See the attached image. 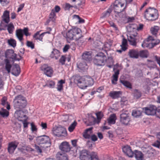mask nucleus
<instances>
[{
	"instance_id": "1",
	"label": "nucleus",
	"mask_w": 160,
	"mask_h": 160,
	"mask_svg": "<svg viewBox=\"0 0 160 160\" xmlns=\"http://www.w3.org/2000/svg\"><path fill=\"white\" fill-rule=\"evenodd\" d=\"M63 36L67 41L73 40L77 41L81 39L83 37L81 30L77 27L72 28L66 33H64Z\"/></svg>"
},
{
	"instance_id": "2",
	"label": "nucleus",
	"mask_w": 160,
	"mask_h": 160,
	"mask_svg": "<svg viewBox=\"0 0 160 160\" xmlns=\"http://www.w3.org/2000/svg\"><path fill=\"white\" fill-rule=\"evenodd\" d=\"M126 2V0H116L114 3L113 9L115 12L117 13L119 17L121 18H126L125 13H123L126 8V5L124 6Z\"/></svg>"
},
{
	"instance_id": "3",
	"label": "nucleus",
	"mask_w": 160,
	"mask_h": 160,
	"mask_svg": "<svg viewBox=\"0 0 160 160\" xmlns=\"http://www.w3.org/2000/svg\"><path fill=\"white\" fill-rule=\"evenodd\" d=\"M93 80L91 77L84 76L78 80L77 85L80 88L85 89L87 87L93 85Z\"/></svg>"
},
{
	"instance_id": "4",
	"label": "nucleus",
	"mask_w": 160,
	"mask_h": 160,
	"mask_svg": "<svg viewBox=\"0 0 160 160\" xmlns=\"http://www.w3.org/2000/svg\"><path fill=\"white\" fill-rule=\"evenodd\" d=\"M13 103L14 107L16 109H22L27 105V101L25 98L21 95H18L15 97Z\"/></svg>"
},
{
	"instance_id": "5",
	"label": "nucleus",
	"mask_w": 160,
	"mask_h": 160,
	"mask_svg": "<svg viewBox=\"0 0 160 160\" xmlns=\"http://www.w3.org/2000/svg\"><path fill=\"white\" fill-rule=\"evenodd\" d=\"M107 60V57L105 54L102 52H99L95 56L93 62L98 66H102L105 65Z\"/></svg>"
},
{
	"instance_id": "6",
	"label": "nucleus",
	"mask_w": 160,
	"mask_h": 160,
	"mask_svg": "<svg viewBox=\"0 0 160 160\" xmlns=\"http://www.w3.org/2000/svg\"><path fill=\"white\" fill-rule=\"evenodd\" d=\"M144 17L148 20H155L158 18V11L156 9L149 8L146 10Z\"/></svg>"
},
{
	"instance_id": "7",
	"label": "nucleus",
	"mask_w": 160,
	"mask_h": 160,
	"mask_svg": "<svg viewBox=\"0 0 160 160\" xmlns=\"http://www.w3.org/2000/svg\"><path fill=\"white\" fill-rule=\"evenodd\" d=\"M131 121L130 117L127 111H126L120 115V121L122 124L128 125L130 124Z\"/></svg>"
},
{
	"instance_id": "8",
	"label": "nucleus",
	"mask_w": 160,
	"mask_h": 160,
	"mask_svg": "<svg viewBox=\"0 0 160 160\" xmlns=\"http://www.w3.org/2000/svg\"><path fill=\"white\" fill-rule=\"evenodd\" d=\"M52 133L55 136L58 137H65L67 135V131L66 129L62 127H58L53 128Z\"/></svg>"
},
{
	"instance_id": "9",
	"label": "nucleus",
	"mask_w": 160,
	"mask_h": 160,
	"mask_svg": "<svg viewBox=\"0 0 160 160\" xmlns=\"http://www.w3.org/2000/svg\"><path fill=\"white\" fill-rule=\"evenodd\" d=\"M36 142L38 144H47L48 146L51 145L50 139L49 137L44 135L38 137L36 139ZM48 146H47V147Z\"/></svg>"
},
{
	"instance_id": "10",
	"label": "nucleus",
	"mask_w": 160,
	"mask_h": 160,
	"mask_svg": "<svg viewBox=\"0 0 160 160\" xmlns=\"http://www.w3.org/2000/svg\"><path fill=\"white\" fill-rule=\"evenodd\" d=\"M143 110L146 114L148 115H154L156 113V107L154 105H150L149 107L143 108Z\"/></svg>"
},
{
	"instance_id": "11",
	"label": "nucleus",
	"mask_w": 160,
	"mask_h": 160,
	"mask_svg": "<svg viewBox=\"0 0 160 160\" xmlns=\"http://www.w3.org/2000/svg\"><path fill=\"white\" fill-rule=\"evenodd\" d=\"M137 34L138 33L136 32L133 34H131L129 36H128V40L130 45L134 46H136Z\"/></svg>"
},
{
	"instance_id": "12",
	"label": "nucleus",
	"mask_w": 160,
	"mask_h": 160,
	"mask_svg": "<svg viewBox=\"0 0 160 160\" xmlns=\"http://www.w3.org/2000/svg\"><path fill=\"white\" fill-rule=\"evenodd\" d=\"M80 158L81 160H91V153L89 154L88 151L82 150L80 152Z\"/></svg>"
},
{
	"instance_id": "13",
	"label": "nucleus",
	"mask_w": 160,
	"mask_h": 160,
	"mask_svg": "<svg viewBox=\"0 0 160 160\" xmlns=\"http://www.w3.org/2000/svg\"><path fill=\"white\" fill-rule=\"evenodd\" d=\"M59 148L61 151L65 152L70 151L71 149L70 144L66 141L62 142L59 145Z\"/></svg>"
},
{
	"instance_id": "14",
	"label": "nucleus",
	"mask_w": 160,
	"mask_h": 160,
	"mask_svg": "<svg viewBox=\"0 0 160 160\" xmlns=\"http://www.w3.org/2000/svg\"><path fill=\"white\" fill-rule=\"evenodd\" d=\"M122 149L123 152L129 157L132 158L133 157V152L129 146H125L122 148Z\"/></svg>"
},
{
	"instance_id": "15",
	"label": "nucleus",
	"mask_w": 160,
	"mask_h": 160,
	"mask_svg": "<svg viewBox=\"0 0 160 160\" xmlns=\"http://www.w3.org/2000/svg\"><path fill=\"white\" fill-rule=\"evenodd\" d=\"M15 117L20 121H23V118H26V115L24 114L23 111L21 110H17L14 114Z\"/></svg>"
},
{
	"instance_id": "16",
	"label": "nucleus",
	"mask_w": 160,
	"mask_h": 160,
	"mask_svg": "<svg viewBox=\"0 0 160 160\" xmlns=\"http://www.w3.org/2000/svg\"><path fill=\"white\" fill-rule=\"evenodd\" d=\"M143 152L146 156L148 158L153 157L155 153V150L150 147H148L145 149Z\"/></svg>"
},
{
	"instance_id": "17",
	"label": "nucleus",
	"mask_w": 160,
	"mask_h": 160,
	"mask_svg": "<svg viewBox=\"0 0 160 160\" xmlns=\"http://www.w3.org/2000/svg\"><path fill=\"white\" fill-rule=\"evenodd\" d=\"M1 18L2 22L8 24L10 22L9 12L8 10L5 11Z\"/></svg>"
},
{
	"instance_id": "18",
	"label": "nucleus",
	"mask_w": 160,
	"mask_h": 160,
	"mask_svg": "<svg viewBox=\"0 0 160 160\" xmlns=\"http://www.w3.org/2000/svg\"><path fill=\"white\" fill-rule=\"evenodd\" d=\"M45 66H42L41 68V70L43 71L44 73L48 77H51L53 74V70L51 67H45Z\"/></svg>"
},
{
	"instance_id": "19",
	"label": "nucleus",
	"mask_w": 160,
	"mask_h": 160,
	"mask_svg": "<svg viewBox=\"0 0 160 160\" xmlns=\"http://www.w3.org/2000/svg\"><path fill=\"white\" fill-rule=\"evenodd\" d=\"M95 114L97 118L92 117L94 119V122L95 123H99L104 116L103 113L102 111H100L97 112Z\"/></svg>"
},
{
	"instance_id": "20",
	"label": "nucleus",
	"mask_w": 160,
	"mask_h": 160,
	"mask_svg": "<svg viewBox=\"0 0 160 160\" xmlns=\"http://www.w3.org/2000/svg\"><path fill=\"white\" fill-rule=\"evenodd\" d=\"M11 72L12 74L17 76L20 72V68L19 65L14 64L12 66Z\"/></svg>"
},
{
	"instance_id": "21",
	"label": "nucleus",
	"mask_w": 160,
	"mask_h": 160,
	"mask_svg": "<svg viewBox=\"0 0 160 160\" xmlns=\"http://www.w3.org/2000/svg\"><path fill=\"white\" fill-rule=\"evenodd\" d=\"M18 143L16 142H12L8 144V151L10 153H13L18 146Z\"/></svg>"
},
{
	"instance_id": "22",
	"label": "nucleus",
	"mask_w": 160,
	"mask_h": 160,
	"mask_svg": "<svg viewBox=\"0 0 160 160\" xmlns=\"http://www.w3.org/2000/svg\"><path fill=\"white\" fill-rule=\"evenodd\" d=\"M60 56V51L56 49H53L51 52L50 57L52 58H54L57 60L58 58Z\"/></svg>"
},
{
	"instance_id": "23",
	"label": "nucleus",
	"mask_w": 160,
	"mask_h": 160,
	"mask_svg": "<svg viewBox=\"0 0 160 160\" xmlns=\"http://www.w3.org/2000/svg\"><path fill=\"white\" fill-rule=\"evenodd\" d=\"M133 156L137 160H142L143 159V154L141 152L135 150L133 151Z\"/></svg>"
},
{
	"instance_id": "24",
	"label": "nucleus",
	"mask_w": 160,
	"mask_h": 160,
	"mask_svg": "<svg viewBox=\"0 0 160 160\" xmlns=\"http://www.w3.org/2000/svg\"><path fill=\"white\" fill-rule=\"evenodd\" d=\"M41 31H38L33 36V38H35L36 40H39L40 41H42L43 37L44 35L47 33H49V32H45L42 33L41 34H40Z\"/></svg>"
},
{
	"instance_id": "25",
	"label": "nucleus",
	"mask_w": 160,
	"mask_h": 160,
	"mask_svg": "<svg viewBox=\"0 0 160 160\" xmlns=\"http://www.w3.org/2000/svg\"><path fill=\"white\" fill-rule=\"evenodd\" d=\"M92 127H90L85 130L83 137L86 139H89L91 137V134L92 133Z\"/></svg>"
},
{
	"instance_id": "26",
	"label": "nucleus",
	"mask_w": 160,
	"mask_h": 160,
	"mask_svg": "<svg viewBox=\"0 0 160 160\" xmlns=\"http://www.w3.org/2000/svg\"><path fill=\"white\" fill-rule=\"evenodd\" d=\"M122 92L120 91L111 92L109 93V96L113 99L119 98L121 95Z\"/></svg>"
},
{
	"instance_id": "27",
	"label": "nucleus",
	"mask_w": 160,
	"mask_h": 160,
	"mask_svg": "<svg viewBox=\"0 0 160 160\" xmlns=\"http://www.w3.org/2000/svg\"><path fill=\"white\" fill-rule=\"evenodd\" d=\"M117 119L116 115L115 114H111L107 119L109 125L114 124Z\"/></svg>"
},
{
	"instance_id": "28",
	"label": "nucleus",
	"mask_w": 160,
	"mask_h": 160,
	"mask_svg": "<svg viewBox=\"0 0 160 160\" xmlns=\"http://www.w3.org/2000/svg\"><path fill=\"white\" fill-rule=\"evenodd\" d=\"M128 55L131 58H137L139 56V52L137 50L132 49L129 50Z\"/></svg>"
},
{
	"instance_id": "29",
	"label": "nucleus",
	"mask_w": 160,
	"mask_h": 160,
	"mask_svg": "<svg viewBox=\"0 0 160 160\" xmlns=\"http://www.w3.org/2000/svg\"><path fill=\"white\" fill-rule=\"evenodd\" d=\"M16 36L20 42H21L23 39V33L22 29H19L16 30Z\"/></svg>"
},
{
	"instance_id": "30",
	"label": "nucleus",
	"mask_w": 160,
	"mask_h": 160,
	"mask_svg": "<svg viewBox=\"0 0 160 160\" xmlns=\"http://www.w3.org/2000/svg\"><path fill=\"white\" fill-rule=\"evenodd\" d=\"M78 68L81 71H84L88 68V66L86 62L82 61L77 64Z\"/></svg>"
},
{
	"instance_id": "31",
	"label": "nucleus",
	"mask_w": 160,
	"mask_h": 160,
	"mask_svg": "<svg viewBox=\"0 0 160 160\" xmlns=\"http://www.w3.org/2000/svg\"><path fill=\"white\" fill-rule=\"evenodd\" d=\"M14 51L12 49L7 50L5 53V57L7 58L12 59L14 55Z\"/></svg>"
},
{
	"instance_id": "32",
	"label": "nucleus",
	"mask_w": 160,
	"mask_h": 160,
	"mask_svg": "<svg viewBox=\"0 0 160 160\" xmlns=\"http://www.w3.org/2000/svg\"><path fill=\"white\" fill-rule=\"evenodd\" d=\"M82 58L86 61H90L91 59V54L89 52H85L82 55Z\"/></svg>"
},
{
	"instance_id": "33",
	"label": "nucleus",
	"mask_w": 160,
	"mask_h": 160,
	"mask_svg": "<svg viewBox=\"0 0 160 160\" xmlns=\"http://www.w3.org/2000/svg\"><path fill=\"white\" fill-rule=\"evenodd\" d=\"M119 74V72L118 70L116 71L114 74L112 76V83L114 84H116L117 83V82L118 80V76Z\"/></svg>"
},
{
	"instance_id": "34",
	"label": "nucleus",
	"mask_w": 160,
	"mask_h": 160,
	"mask_svg": "<svg viewBox=\"0 0 160 160\" xmlns=\"http://www.w3.org/2000/svg\"><path fill=\"white\" fill-rule=\"evenodd\" d=\"M65 83V80L61 79L59 81L57 84V89L58 91L61 92L63 89V84Z\"/></svg>"
},
{
	"instance_id": "35",
	"label": "nucleus",
	"mask_w": 160,
	"mask_h": 160,
	"mask_svg": "<svg viewBox=\"0 0 160 160\" xmlns=\"http://www.w3.org/2000/svg\"><path fill=\"white\" fill-rule=\"evenodd\" d=\"M159 30V28L158 26H154L151 28L150 31L152 34L156 37L157 34Z\"/></svg>"
},
{
	"instance_id": "36",
	"label": "nucleus",
	"mask_w": 160,
	"mask_h": 160,
	"mask_svg": "<svg viewBox=\"0 0 160 160\" xmlns=\"http://www.w3.org/2000/svg\"><path fill=\"white\" fill-rule=\"evenodd\" d=\"M5 63V69L8 73L10 72L12 65L10 63V61L8 59H5L4 60Z\"/></svg>"
},
{
	"instance_id": "37",
	"label": "nucleus",
	"mask_w": 160,
	"mask_h": 160,
	"mask_svg": "<svg viewBox=\"0 0 160 160\" xmlns=\"http://www.w3.org/2000/svg\"><path fill=\"white\" fill-rule=\"evenodd\" d=\"M7 30L9 34H12L14 31L15 28L13 23L11 22L7 25Z\"/></svg>"
},
{
	"instance_id": "38",
	"label": "nucleus",
	"mask_w": 160,
	"mask_h": 160,
	"mask_svg": "<svg viewBox=\"0 0 160 160\" xmlns=\"http://www.w3.org/2000/svg\"><path fill=\"white\" fill-rule=\"evenodd\" d=\"M120 46L123 51H125L128 49L127 41L126 39L124 38L123 39L122 44Z\"/></svg>"
},
{
	"instance_id": "39",
	"label": "nucleus",
	"mask_w": 160,
	"mask_h": 160,
	"mask_svg": "<svg viewBox=\"0 0 160 160\" xmlns=\"http://www.w3.org/2000/svg\"><path fill=\"white\" fill-rule=\"evenodd\" d=\"M121 82L125 87L129 89L132 88V85L129 82L124 80H120Z\"/></svg>"
},
{
	"instance_id": "40",
	"label": "nucleus",
	"mask_w": 160,
	"mask_h": 160,
	"mask_svg": "<svg viewBox=\"0 0 160 160\" xmlns=\"http://www.w3.org/2000/svg\"><path fill=\"white\" fill-rule=\"evenodd\" d=\"M7 42L8 44L13 48H15L16 46V42L15 40L10 38L8 40Z\"/></svg>"
},
{
	"instance_id": "41",
	"label": "nucleus",
	"mask_w": 160,
	"mask_h": 160,
	"mask_svg": "<svg viewBox=\"0 0 160 160\" xmlns=\"http://www.w3.org/2000/svg\"><path fill=\"white\" fill-rule=\"evenodd\" d=\"M139 56L142 58H147L148 56V53L147 50L141 51L139 53Z\"/></svg>"
},
{
	"instance_id": "42",
	"label": "nucleus",
	"mask_w": 160,
	"mask_h": 160,
	"mask_svg": "<svg viewBox=\"0 0 160 160\" xmlns=\"http://www.w3.org/2000/svg\"><path fill=\"white\" fill-rule=\"evenodd\" d=\"M142 114V112L139 110H133L132 111V115L136 118L140 116Z\"/></svg>"
},
{
	"instance_id": "43",
	"label": "nucleus",
	"mask_w": 160,
	"mask_h": 160,
	"mask_svg": "<svg viewBox=\"0 0 160 160\" xmlns=\"http://www.w3.org/2000/svg\"><path fill=\"white\" fill-rule=\"evenodd\" d=\"M77 124V122L76 121H74V122L68 127V131L70 132H73Z\"/></svg>"
},
{
	"instance_id": "44",
	"label": "nucleus",
	"mask_w": 160,
	"mask_h": 160,
	"mask_svg": "<svg viewBox=\"0 0 160 160\" xmlns=\"http://www.w3.org/2000/svg\"><path fill=\"white\" fill-rule=\"evenodd\" d=\"M0 114L3 117H7L9 115V112L5 109L2 108L0 111Z\"/></svg>"
},
{
	"instance_id": "45",
	"label": "nucleus",
	"mask_w": 160,
	"mask_h": 160,
	"mask_svg": "<svg viewBox=\"0 0 160 160\" xmlns=\"http://www.w3.org/2000/svg\"><path fill=\"white\" fill-rule=\"evenodd\" d=\"M112 12V10L111 9L109 8L108 9L106 12L102 13V18H104L105 17H109Z\"/></svg>"
},
{
	"instance_id": "46",
	"label": "nucleus",
	"mask_w": 160,
	"mask_h": 160,
	"mask_svg": "<svg viewBox=\"0 0 160 160\" xmlns=\"http://www.w3.org/2000/svg\"><path fill=\"white\" fill-rule=\"evenodd\" d=\"M91 159V160H99L97 153L94 152H92Z\"/></svg>"
},
{
	"instance_id": "47",
	"label": "nucleus",
	"mask_w": 160,
	"mask_h": 160,
	"mask_svg": "<svg viewBox=\"0 0 160 160\" xmlns=\"http://www.w3.org/2000/svg\"><path fill=\"white\" fill-rule=\"evenodd\" d=\"M141 96V93L138 90L135 89L134 92V97L136 99L139 98Z\"/></svg>"
},
{
	"instance_id": "48",
	"label": "nucleus",
	"mask_w": 160,
	"mask_h": 160,
	"mask_svg": "<svg viewBox=\"0 0 160 160\" xmlns=\"http://www.w3.org/2000/svg\"><path fill=\"white\" fill-rule=\"evenodd\" d=\"M56 14L53 9L52 10L49 16V19L51 21H54L55 19Z\"/></svg>"
},
{
	"instance_id": "49",
	"label": "nucleus",
	"mask_w": 160,
	"mask_h": 160,
	"mask_svg": "<svg viewBox=\"0 0 160 160\" xmlns=\"http://www.w3.org/2000/svg\"><path fill=\"white\" fill-rule=\"evenodd\" d=\"M57 156L59 157V160H68V157L65 155H62L61 152H58L57 153Z\"/></svg>"
},
{
	"instance_id": "50",
	"label": "nucleus",
	"mask_w": 160,
	"mask_h": 160,
	"mask_svg": "<svg viewBox=\"0 0 160 160\" xmlns=\"http://www.w3.org/2000/svg\"><path fill=\"white\" fill-rule=\"evenodd\" d=\"M73 18L77 19L79 23H82L84 22V20L80 18L78 15H74L73 16Z\"/></svg>"
},
{
	"instance_id": "51",
	"label": "nucleus",
	"mask_w": 160,
	"mask_h": 160,
	"mask_svg": "<svg viewBox=\"0 0 160 160\" xmlns=\"http://www.w3.org/2000/svg\"><path fill=\"white\" fill-rule=\"evenodd\" d=\"M12 57V59L13 61H19L22 58V57L19 55H17L15 53H14Z\"/></svg>"
},
{
	"instance_id": "52",
	"label": "nucleus",
	"mask_w": 160,
	"mask_h": 160,
	"mask_svg": "<svg viewBox=\"0 0 160 160\" xmlns=\"http://www.w3.org/2000/svg\"><path fill=\"white\" fill-rule=\"evenodd\" d=\"M9 1L10 0H0V3L2 6H6L9 2Z\"/></svg>"
},
{
	"instance_id": "53",
	"label": "nucleus",
	"mask_w": 160,
	"mask_h": 160,
	"mask_svg": "<svg viewBox=\"0 0 160 160\" xmlns=\"http://www.w3.org/2000/svg\"><path fill=\"white\" fill-rule=\"evenodd\" d=\"M73 7V6L71 5L68 3H66L63 6L65 10H69L70 8Z\"/></svg>"
},
{
	"instance_id": "54",
	"label": "nucleus",
	"mask_w": 160,
	"mask_h": 160,
	"mask_svg": "<svg viewBox=\"0 0 160 160\" xmlns=\"http://www.w3.org/2000/svg\"><path fill=\"white\" fill-rule=\"evenodd\" d=\"M27 45L28 47L30 48L31 49H33L34 48V45L32 42L27 41Z\"/></svg>"
},
{
	"instance_id": "55",
	"label": "nucleus",
	"mask_w": 160,
	"mask_h": 160,
	"mask_svg": "<svg viewBox=\"0 0 160 160\" xmlns=\"http://www.w3.org/2000/svg\"><path fill=\"white\" fill-rule=\"evenodd\" d=\"M55 84L54 81H51L49 82L48 83L47 85L50 88H53L54 87Z\"/></svg>"
},
{
	"instance_id": "56",
	"label": "nucleus",
	"mask_w": 160,
	"mask_h": 160,
	"mask_svg": "<svg viewBox=\"0 0 160 160\" xmlns=\"http://www.w3.org/2000/svg\"><path fill=\"white\" fill-rule=\"evenodd\" d=\"M23 33H24L25 35L26 36H30V34L28 32V28H25L22 30Z\"/></svg>"
},
{
	"instance_id": "57",
	"label": "nucleus",
	"mask_w": 160,
	"mask_h": 160,
	"mask_svg": "<svg viewBox=\"0 0 160 160\" xmlns=\"http://www.w3.org/2000/svg\"><path fill=\"white\" fill-rule=\"evenodd\" d=\"M66 61V58L65 56H62L59 59V62L61 63L62 65L65 64Z\"/></svg>"
},
{
	"instance_id": "58",
	"label": "nucleus",
	"mask_w": 160,
	"mask_h": 160,
	"mask_svg": "<svg viewBox=\"0 0 160 160\" xmlns=\"http://www.w3.org/2000/svg\"><path fill=\"white\" fill-rule=\"evenodd\" d=\"M120 103L122 107L126 105L128 103V101L122 98L120 101Z\"/></svg>"
},
{
	"instance_id": "59",
	"label": "nucleus",
	"mask_w": 160,
	"mask_h": 160,
	"mask_svg": "<svg viewBox=\"0 0 160 160\" xmlns=\"http://www.w3.org/2000/svg\"><path fill=\"white\" fill-rule=\"evenodd\" d=\"M156 113L155 114L156 116L157 117L160 118V107H159L157 108H156Z\"/></svg>"
},
{
	"instance_id": "60",
	"label": "nucleus",
	"mask_w": 160,
	"mask_h": 160,
	"mask_svg": "<svg viewBox=\"0 0 160 160\" xmlns=\"http://www.w3.org/2000/svg\"><path fill=\"white\" fill-rule=\"evenodd\" d=\"M153 145L155 147L159 148L160 147V142L157 141L153 144Z\"/></svg>"
},
{
	"instance_id": "61",
	"label": "nucleus",
	"mask_w": 160,
	"mask_h": 160,
	"mask_svg": "<svg viewBox=\"0 0 160 160\" xmlns=\"http://www.w3.org/2000/svg\"><path fill=\"white\" fill-rule=\"evenodd\" d=\"M7 100V98L6 97H3L2 98V99L1 100L2 104L3 106H4L6 104V102Z\"/></svg>"
},
{
	"instance_id": "62",
	"label": "nucleus",
	"mask_w": 160,
	"mask_h": 160,
	"mask_svg": "<svg viewBox=\"0 0 160 160\" xmlns=\"http://www.w3.org/2000/svg\"><path fill=\"white\" fill-rule=\"evenodd\" d=\"M90 138H91V139L92 140V141H96L98 139V138L97 136L94 134H93L91 135V136Z\"/></svg>"
},
{
	"instance_id": "63",
	"label": "nucleus",
	"mask_w": 160,
	"mask_h": 160,
	"mask_svg": "<svg viewBox=\"0 0 160 160\" xmlns=\"http://www.w3.org/2000/svg\"><path fill=\"white\" fill-rule=\"evenodd\" d=\"M24 6V4L22 3L19 5V7L18 8L17 12H18L20 11L23 8Z\"/></svg>"
},
{
	"instance_id": "64",
	"label": "nucleus",
	"mask_w": 160,
	"mask_h": 160,
	"mask_svg": "<svg viewBox=\"0 0 160 160\" xmlns=\"http://www.w3.org/2000/svg\"><path fill=\"white\" fill-rule=\"evenodd\" d=\"M109 23L110 26L111 27H113L115 28V30H117L118 29V28L116 26L115 24L113 22H109Z\"/></svg>"
}]
</instances>
